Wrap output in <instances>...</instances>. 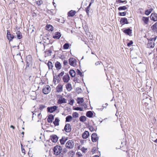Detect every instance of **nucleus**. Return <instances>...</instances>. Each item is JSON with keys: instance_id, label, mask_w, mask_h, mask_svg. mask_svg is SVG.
<instances>
[{"instance_id": "1", "label": "nucleus", "mask_w": 157, "mask_h": 157, "mask_svg": "<svg viewBox=\"0 0 157 157\" xmlns=\"http://www.w3.org/2000/svg\"><path fill=\"white\" fill-rule=\"evenodd\" d=\"M62 148L61 146H56L53 149L54 153L56 155H58L60 154L62 151Z\"/></svg>"}, {"instance_id": "2", "label": "nucleus", "mask_w": 157, "mask_h": 157, "mask_svg": "<svg viewBox=\"0 0 157 157\" xmlns=\"http://www.w3.org/2000/svg\"><path fill=\"white\" fill-rule=\"evenodd\" d=\"M66 147L69 149H72L74 146V143L72 140H69L66 143L65 145Z\"/></svg>"}, {"instance_id": "3", "label": "nucleus", "mask_w": 157, "mask_h": 157, "mask_svg": "<svg viewBox=\"0 0 157 157\" xmlns=\"http://www.w3.org/2000/svg\"><path fill=\"white\" fill-rule=\"evenodd\" d=\"M51 88L49 85H46L43 87L42 91L44 94H47L51 91Z\"/></svg>"}, {"instance_id": "4", "label": "nucleus", "mask_w": 157, "mask_h": 157, "mask_svg": "<svg viewBox=\"0 0 157 157\" xmlns=\"http://www.w3.org/2000/svg\"><path fill=\"white\" fill-rule=\"evenodd\" d=\"M57 108V107L56 105L48 107L47 108V111L50 113H52L55 111Z\"/></svg>"}, {"instance_id": "5", "label": "nucleus", "mask_w": 157, "mask_h": 157, "mask_svg": "<svg viewBox=\"0 0 157 157\" xmlns=\"http://www.w3.org/2000/svg\"><path fill=\"white\" fill-rule=\"evenodd\" d=\"M69 62L71 66L75 67L76 65L77 61L73 58H70L69 59Z\"/></svg>"}, {"instance_id": "6", "label": "nucleus", "mask_w": 157, "mask_h": 157, "mask_svg": "<svg viewBox=\"0 0 157 157\" xmlns=\"http://www.w3.org/2000/svg\"><path fill=\"white\" fill-rule=\"evenodd\" d=\"M7 37L8 39L10 41H12L14 38V36L12 34L10 33V32L9 30H7Z\"/></svg>"}, {"instance_id": "7", "label": "nucleus", "mask_w": 157, "mask_h": 157, "mask_svg": "<svg viewBox=\"0 0 157 157\" xmlns=\"http://www.w3.org/2000/svg\"><path fill=\"white\" fill-rule=\"evenodd\" d=\"M66 102V99L62 96H60L58 100L57 103L59 104H61L63 103Z\"/></svg>"}, {"instance_id": "8", "label": "nucleus", "mask_w": 157, "mask_h": 157, "mask_svg": "<svg viewBox=\"0 0 157 157\" xmlns=\"http://www.w3.org/2000/svg\"><path fill=\"white\" fill-rule=\"evenodd\" d=\"M92 141L93 142H96L98 140V137L96 133H93L91 135Z\"/></svg>"}, {"instance_id": "9", "label": "nucleus", "mask_w": 157, "mask_h": 157, "mask_svg": "<svg viewBox=\"0 0 157 157\" xmlns=\"http://www.w3.org/2000/svg\"><path fill=\"white\" fill-rule=\"evenodd\" d=\"M132 30L129 28L126 29L124 30L123 32L125 34L130 36H132Z\"/></svg>"}, {"instance_id": "10", "label": "nucleus", "mask_w": 157, "mask_h": 157, "mask_svg": "<svg viewBox=\"0 0 157 157\" xmlns=\"http://www.w3.org/2000/svg\"><path fill=\"white\" fill-rule=\"evenodd\" d=\"M64 129L65 131L67 132H70L71 130V126L69 124H66Z\"/></svg>"}, {"instance_id": "11", "label": "nucleus", "mask_w": 157, "mask_h": 157, "mask_svg": "<svg viewBox=\"0 0 157 157\" xmlns=\"http://www.w3.org/2000/svg\"><path fill=\"white\" fill-rule=\"evenodd\" d=\"M63 80L64 83H68L70 80V78L69 75L66 74L64 75L63 77Z\"/></svg>"}, {"instance_id": "12", "label": "nucleus", "mask_w": 157, "mask_h": 157, "mask_svg": "<svg viewBox=\"0 0 157 157\" xmlns=\"http://www.w3.org/2000/svg\"><path fill=\"white\" fill-rule=\"evenodd\" d=\"M63 85L59 84L57 86L56 88V91L59 93L62 92L63 91Z\"/></svg>"}, {"instance_id": "13", "label": "nucleus", "mask_w": 157, "mask_h": 157, "mask_svg": "<svg viewBox=\"0 0 157 157\" xmlns=\"http://www.w3.org/2000/svg\"><path fill=\"white\" fill-rule=\"evenodd\" d=\"M150 18L151 20L154 21H157V14L152 13L150 16Z\"/></svg>"}, {"instance_id": "14", "label": "nucleus", "mask_w": 157, "mask_h": 157, "mask_svg": "<svg viewBox=\"0 0 157 157\" xmlns=\"http://www.w3.org/2000/svg\"><path fill=\"white\" fill-rule=\"evenodd\" d=\"M120 22L122 25L128 24L127 19L125 17L121 18L120 20Z\"/></svg>"}, {"instance_id": "15", "label": "nucleus", "mask_w": 157, "mask_h": 157, "mask_svg": "<svg viewBox=\"0 0 157 157\" xmlns=\"http://www.w3.org/2000/svg\"><path fill=\"white\" fill-rule=\"evenodd\" d=\"M51 139L52 141L54 143H56L58 141V138L56 135H53L51 136Z\"/></svg>"}, {"instance_id": "16", "label": "nucleus", "mask_w": 157, "mask_h": 157, "mask_svg": "<svg viewBox=\"0 0 157 157\" xmlns=\"http://www.w3.org/2000/svg\"><path fill=\"white\" fill-rule=\"evenodd\" d=\"M45 29L48 31L52 32L53 30V28L52 25L50 24H47L45 26Z\"/></svg>"}, {"instance_id": "17", "label": "nucleus", "mask_w": 157, "mask_h": 157, "mask_svg": "<svg viewBox=\"0 0 157 157\" xmlns=\"http://www.w3.org/2000/svg\"><path fill=\"white\" fill-rule=\"evenodd\" d=\"M54 119V116L52 114H50L47 119V121L49 123H51Z\"/></svg>"}, {"instance_id": "18", "label": "nucleus", "mask_w": 157, "mask_h": 157, "mask_svg": "<svg viewBox=\"0 0 157 157\" xmlns=\"http://www.w3.org/2000/svg\"><path fill=\"white\" fill-rule=\"evenodd\" d=\"M61 36V34L58 32H56L54 35L53 36V38L54 39H59Z\"/></svg>"}, {"instance_id": "19", "label": "nucleus", "mask_w": 157, "mask_h": 157, "mask_svg": "<svg viewBox=\"0 0 157 157\" xmlns=\"http://www.w3.org/2000/svg\"><path fill=\"white\" fill-rule=\"evenodd\" d=\"M76 13V12L75 11L71 10L68 12L67 13L68 16L73 17L75 15Z\"/></svg>"}, {"instance_id": "20", "label": "nucleus", "mask_w": 157, "mask_h": 157, "mask_svg": "<svg viewBox=\"0 0 157 157\" xmlns=\"http://www.w3.org/2000/svg\"><path fill=\"white\" fill-rule=\"evenodd\" d=\"M55 66L57 70H60L61 67V65L59 62L57 61L55 63Z\"/></svg>"}, {"instance_id": "21", "label": "nucleus", "mask_w": 157, "mask_h": 157, "mask_svg": "<svg viewBox=\"0 0 157 157\" xmlns=\"http://www.w3.org/2000/svg\"><path fill=\"white\" fill-rule=\"evenodd\" d=\"M151 28L153 31L157 33V22L152 25Z\"/></svg>"}, {"instance_id": "22", "label": "nucleus", "mask_w": 157, "mask_h": 157, "mask_svg": "<svg viewBox=\"0 0 157 157\" xmlns=\"http://www.w3.org/2000/svg\"><path fill=\"white\" fill-rule=\"evenodd\" d=\"M154 46L155 43L154 42L148 43L147 44V47L149 48H153L154 47Z\"/></svg>"}, {"instance_id": "23", "label": "nucleus", "mask_w": 157, "mask_h": 157, "mask_svg": "<svg viewBox=\"0 0 157 157\" xmlns=\"http://www.w3.org/2000/svg\"><path fill=\"white\" fill-rule=\"evenodd\" d=\"M66 87L67 90L68 91H71L72 89L71 85L70 83L67 84L66 85Z\"/></svg>"}, {"instance_id": "24", "label": "nucleus", "mask_w": 157, "mask_h": 157, "mask_svg": "<svg viewBox=\"0 0 157 157\" xmlns=\"http://www.w3.org/2000/svg\"><path fill=\"white\" fill-rule=\"evenodd\" d=\"M77 103L80 104L82 103L84 101V99L83 98H81L78 97L76 99Z\"/></svg>"}, {"instance_id": "25", "label": "nucleus", "mask_w": 157, "mask_h": 157, "mask_svg": "<svg viewBox=\"0 0 157 157\" xmlns=\"http://www.w3.org/2000/svg\"><path fill=\"white\" fill-rule=\"evenodd\" d=\"M59 120L58 117L56 118L54 121L53 122V123L55 126H58L59 125Z\"/></svg>"}, {"instance_id": "26", "label": "nucleus", "mask_w": 157, "mask_h": 157, "mask_svg": "<svg viewBox=\"0 0 157 157\" xmlns=\"http://www.w3.org/2000/svg\"><path fill=\"white\" fill-rule=\"evenodd\" d=\"M16 34L17 35V37L18 39H20L22 38V35L19 31H17L16 33Z\"/></svg>"}, {"instance_id": "27", "label": "nucleus", "mask_w": 157, "mask_h": 157, "mask_svg": "<svg viewBox=\"0 0 157 157\" xmlns=\"http://www.w3.org/2000/svg\"><path fill=\"white\" fill-rule=\"evenodd\" d=\"M88 137V132L87 131H85L82 135V137L84 139H86Z\"/></svg>"}, {"instance_id": "28", "label": "nucleus", "mask_w": 157, "mask_h": 157, "mask_svg": "<svg viewBox=\"0 0 157 157\" xmlns=\"http://www.w3.org/2000/svg\"><path fill=\"white\" fill-rule=\"evenodd\" d=\"M142 20L145 24H147L149 21V17H142Z\"/></svg>"}, {"instance_id": "29", "label": "nucleus", "mask_w": 157, "mask_h": 157, "mask_svg": "<svg viewBox=\"0 0 157 157\" xmlns=\"http://www.w3.org/2000/svg\"><path fill=\"white\" fill-rule=\"evenodd\" d=\"M72 119V117L71 115L67 116L66 118V122H69L71 121Z\"/></svg>"}, {"instance_id": "30", "label": "nucleus", "mask_w": 157, "mask_h": 157, "mask_svg": "<svg viewBox=\"0 0 157 157\" xmlns=\"http://www.w3.org/2000/svg\"><path fill=\"white\" fill-rule=\"evenodd\" d=\"M69 74L72 77H74L76 74L75 71L73 70H70L69 71Z\"/></svg>"}, {"instance_id": "31", "label": "nucleus", "mask_w": 157, "mask_h": 157, "mask_svg": "<svg viewBox=\"0 0 157 157\" xmlns=\"http://www.w3.org/2000/svg\"><path fill=\"white\" fill-rule=\"evenodd\" d=\"M153 10L152 8H151L149 10H145V14L147 16L149 15L150 14L151 12Z\"/></svg>"}, {"instance_id": "32", "label": "nucleus", "mask_w": 157, "mask_h": 157, "mask_svg": "<svg viewBox=\"0 0 157 157\" xmlns=\"http://www.w3.org/2000/svg\"><path fill=\"white\" fill-rule=\"evenodd\" d=\"M67 139L64 137H62V139L60 140V142L61 145L64 144L65 142L67 140Z\"/></svg>"}, {"instance_id": "33", "label": "nucleus", "mask_w": 157, "mask_h": 157, "mask_svg": "<svg viewBox=\"0 0 157 157\" xmlns=\"http://www.w3.org/2000/svg\"><path fill=\"white\" fill-rule=\"evenodd\" d=\"M127 9V8L126 6H121L118 7V10L119 11L125 10Z\"/></svg>"}, {"instance_id": "34", "label": "nucleus", "mask_w": 157, "mask_h": 157, "mask_svg": "<svg viewBox=\"0 0 157 157\" xmlns=\"http://www.w3.org/2000/svg\"><path fill=\"white\" fill-rule=\"evenodd\" d=\"M95 113L93 111H89V118L92 117L94 115V117H95Z\"/></svg>"}, {"instance_id": "35", "label": "nucleus", "mask_w": 157, "mask_h": 157, "mask_svg": "<svg viewBox=\"0 0 157 157\" xmlns=\"http://www.w3.org/2000/svg\"><path fill=\"white\" fill-rule=\"evenodd\" d=\"M69 47L70 46L69 43H65L63 45V48L64 49H67L69 48Z\"/></svg>"}, {"instance_id": "36", "label": "nucleus", "mask_w": 157, "mask_h": 157, "mask_svg": "<svg viewBox=\"0 0 157 157\" xmlns=\"http://www.w3.org/2000/svg\"><path fill=\"white\" fill-rule=\"evenodd\" d=\"M48 66L49 69H52L53 65L52 62L51 61H49L48 63Z\"/></svg>"}, {"instance_id": "37", "label": "nucleus", "mask_w": 157, "mask_h": 157, "mask_svg": "<svg viewBox=\"0 0 157 157\" xmlns=\"http://www.w3.org/2000/svg\"><path fill=\"white\" fill-rule=\"evenodd\" d=\"M69 155L71 157H73L75 154V152L73 151H70L68 153Z\"/></svg>"}, {"instance_id": "38", "label": "nucleus", "mask_w": 157, "mask_h": 157, "mask_svg": "<svg viewBox=\"0 0 157 157\" xmlns=\"http://www.w3.org/2000/svg\"><path fill=\"white\" fill-rule=\"evenodd\" d=\"M116 3H124L125 4H126L127 2L126 0H124V1H122V0H116Z\"/></svg>"}, {"instance_id": "39", "label": "nucleus", "mask_w": 157, "mask_h": 157, "mask_svg": "<svg viewBox=\"0 0 157 157\" xmlns=\"http://www.w3.org/2000/svg\"><path fill=\"white\" fill-rule=\"evenodd\" d=\"M86 117L84 116H81L80 118V121L82 122H84L86 121Z\"/></svg>"}, {"instance_id": "40", "label": "nucleus", "mask_w": 157, "mask_h": 157, "mask_svg": "<svg viewBox=\"0 0 157 157\" xmlns=\"http://www.w3.org/2000/svg\"><path fill=\"white\" fill-rule=\"evenodd\" d=\"M76 72L78 75H79L81 77L83 76L80 70L77 69Z\"/></svg>"}, {"instance_id": "41", "label": "nucleus", "mask_w": 157, "mask_h": 157, "mask_svg": "<svg viewBox=\"0 0 157 157\" xmlns=\"http://www.w3.org/2000/svg\"><path fill=\"white\" fill-rule=\"evenodd\" d=\"M126 12H119L118 14L120 16H125L126 15Z\"/></svg>"}, {"instance_id": "42", "label": "nucleus", "mask_w": 157, "mask_h": 157, "mask_svg": "<svg viewBox=\"0 0 157 157\" xmlns=\"http://www.w3.org/2000/svg\"><path fill=\"white\" fill-rule=\"evenodd\" d=\"M36 3L38 6H40L43 3V1L42 0L37 1Z\"/></svg>"}, {"instance_id": "43", "label": "nucleus", "mask_w": 157, "mask_h": 157, "mask_svg": "<svg viewBox=\"0 0 157 157\" xmlns=\"http://www.w3.org/2000/svg\"><path fill=\"white\" fill-rule=\"evenodd\" d=\"M89 130L90 131L92 132L95 130V129L94 128L91 126H90L89 125Z\"/></svg>"}, {"instance_id": "44", "label": "nucleus", "mask_w": 157, "mask_h": 157, "mask_svg": "<svg viewBox=\"0 0 157 157\" xmlns=\"http://www.w3.org/2000/svg\"><path fill=\"white\" fill-rule=\"evenodd\" d=\"M75 110H79L80 111H82L83 110V109L82 108H80L79 107H75L74 109Z\"/></svg>"}, {"instance_id": "45", "label": "nucleus", "mask_w": 157, "mask_h": 157, "mask_svg": "<svg viewBox=\"0 0 157 157\" xmlns=\"http://www.w3.org/2000/svg\"><path fill=\"white\" fill-rule=\"evenodd\" d=\"M73 116L75 117H78V114L77 112H75L73 114Z\"/></svg>"}, {"instance_id": "46", "label": "nucleus", "mask_w": 157, "mask_h": 157, "mask_svg": "<svg viewBox=\"0 0 157 157\" xmlns=\"http://www.w3.org/2000/svg\"><path fill=\"white\" fill-rule=\"evenodd\" d=\"M74 101V100L73 99H72L69 101L68 103L69 104H70L71 105H72L73 104Z\"/></svg>"}, {"instance_id": "47", "label": "nucleus", "mask_w": 157, "mask_h": 157, "mask_svg": "<svg viewBox=\"0 0 157 157\" xmlns=\"http://www.w3.org/2000/svg\"><path fill=\"white\" fill-rule=\"evenodd\" d=\"M97 151L96 148L95 147H94L92 149V151H91V152L92 153V154H94L96 151Z\"/></svg>"}, {"instance_id": "48", "label": "nucleus", "mask_w": 157, "mask_h": 157, "mask_svg": "<svg viewBox=\"0 0 157 157\" xmlns=\"http://www.w3.org/2000/svg\"><path fill=\"white\" fill-rule=\"evenodd\" d=\"M45 107V106L44 105H40L39 109L40 110H42Z\"/></svg>"}, {"instance_id": "49", "label": "nucleus", "mask_w": 157, "mask_h": 157, "mask_svg": "<svg viewBox=\"0 0 157 157\" xmlns=\"http://www.w3.org/2000/svg\"><path fill=\"white\" fill-rule=\"evenodd\" d=\"M133 42L132 40H130L129 42L127 43V45L128 47H130L131 45L133 44Z\"/></svg>"}, {"instance_id": "50", "label": "nucleus", "mask_w": 157, "mask_h": 157, "mask_svg": "<svg viewBox=\"0 0 157 157\" xmlns=\"http://www.w3.org/2000/svg\"><path fill=\"white\" fill-rule=\"evenodd\" d=\"M64 71H62L58 75V76L59 77H62V76L64 74Z\"/></svg>"}, {"instance_id": "51", "label": "nucleus", "mask_w": 157, "mask_h": 157, "mask_svg": "<svg viewBox=\"0 0 157 157\" xmlns=\"http://www.w3.org/2000/svg\"><path fill=\"white\" fill-rule=\"evenodd\" d=\"M46 52L48 54H49L50 55H51L52 52L51 50H46Z\"/></svg>"}, {"instance_id": "52", "label": "nucleus", "mask_w": 157, "mask_h": 157, "mask_svg": "<svg viewBox=\"0 0 157 157\" xmlns=\"http://www.w3.org/2000/svg\"><path fill=\"white\" fill-rule=\"evenodd\" d=\"M22 145H21V151L22 153H23L24 154H25V149L23 148L22 147Z\"/></svg>"}, {"instance_id": "53", "label": "nucleus", "mask_w": 157, "mask_h": 157, "mask_svg": "<svg viewBox=\"0 0 157 157\" xmlns=\"http://www.w3.org/2000/svg\"><path fill=\"white\" fill-rule=\"evenodd\" d=\"M87 150V148H85L83 147H82L81 149V151L84 152H85Z\"/></svg>"}, {"instance_id": "54", "label": "nucleus", "mask_w": 157, "mask_h": 157, "mask_svg": "<svg viewBox=\"0 0 157 157\" xmlns=\"http://www.w3.org/2000/svg\"><path fill=\"white\" fill-rule=\"evenodd\" d=\"M76 155H78L79 157H80L82 156V154L80 152H78L76 153Z\"/></svg>"}, {"instance_id": "55", "label": "nucleus", "mask_w": 157, "mask_h": 157, "mask_svg": "<svg viewBox=\"0 0 157 157\" xmlns=\"http://www.w3.org/2000/svg\"><path fill=\"white\" fill-rule=\"evenodd\" d=\"M37 116L39 119H41L42 117V115H41V113H39L38 114Z\"/></svg>"}, {"instance_id": "56", "label": "nucleus", "mask_w": 157, "mask_h": 157, "mask_svg": "<svg viewBox=\"0 0 157 157\" xmlns=\"http://www.w3.org/2000/svg\"><path fill=\"white\" fill-rule=\"evenodd\" d=\"M57 78H55V77H54L53 81L55 84H56V83L57 82Z\"/></svg>"}, {"instance_id": "57", "label": "nucleus", "mask_w": 157, "mask_h": 157, "mask_svg": "<svg viewBox=\"0 0 157 157\" xmlns=\"http://www.w3.org/2000/svg\"><path fill=\"white\" fill-rule=\"evenodd\" d=\"M68 63L67 61L66 60H64L63 61V64L64 65H66Z\"/></svg>"}, {"instance_id": "58", "label": "nucleus", "mask_w": 157, "mask_h": 157, "mask_svg": "<svg viewBox=\"0 0 157 157\" xmlns=\"http://www.w3.org/2000/svg\"><path fill=\"white\" fill-rule=\"evenodd\" d=\"M101 62H100V61H98V62H96L95 63V64L97 66V65H100V63Z\"/></svg>"}, {"instance_id": "59", "label": "nucleus", "mask_w": 157, "mask_h": 157, "mask_svg": "<svg viewBox=\"0 0 157 157\" xmlns=\"http://www.w3.org/2000/svg\"><path fill=\"white\" fill-rule=\"evenodd\" d=\"M147 40L148 41H153V38H150L149 39L147 38Z\"/></svg>"}, {"instance_id": "60", "label": "nucleus", "mask_w": 157, "mask_h": 157, "mask_svg": "<svg viewBox=\"0 0 157 157\" xmlns=\"http://www.w3.org/2000/svg\"><path fill=\"white\" fill-rule=\"evenodd\" d=\"M86 12L87 13V14H88V6H87L86 9Z\"/></svg>"}, {"instance_id": "61", "label": "nucleus", "mask_w": 157, "mask_h": 157, "mask_svg": "<svg viewBox=\"0 0 157 157\" xmlns=\"http://www.w3.org/2000/svg\"><path fill=\"white\" fill-rule=\"evenodd\" d=\"M156 38H157L156 36H155L154 38H153V41H155L156 40Z\"/></svg>"}, {"instance_id": "62", "label": "nucleus", "mask_w": 157, "mask_h": 157, "mask_svg": "<svg viewBox=\"0 0 157 157\" xmlns=\"http://www.w3.org/2000/svg\"><path fill=\"white\" fill-rule=\"evenodd\" d=\"M10 128H13V129H15V127H14L13 126V125H11L10 126Z\"/></svg>"}, {"instance_id": "63", "label": "nucleus", "mask_w": 157, "mask_h": 157, "mask_svg": "<svg viewBox=\"0 0 157 157\" xmlns=\"http://www.w3.org/2000/svg\"><path fill=\"white\" fill-rule=\"evenodd\" d=\"M93 3V2H90V4H89V8H90V6L91 4Z\"/></svg>"}, {"instance_id": "64", "label": "nucleus", "mask_w": 157, "mask_h": 157, "mask_svg": "<svg viewBox=\"0 0 157 157\" xmlns=\"http://www.w3.org/2000/svg\"><path fill=\"white\" fill-rule=\"evenodd\" d=\"M88 115H89V114H88V111L87 112H86V116L87 117H88Z\"/></svg>"}]
</instances>
